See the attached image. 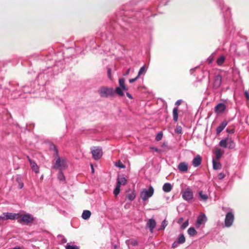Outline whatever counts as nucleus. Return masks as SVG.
Segmentation results:
<instances>
[{
    "label": "nucleus",
    "mask_w": 249,
    "mask_h": 249,
    "mask_svg": "<svg viewBox=\"0 0 249 249\" xmlns=\"http://www.w3.org/2000/svg\"><path fill=\"white\" fill-rule=\"evenodd\" d=\"M91 215V212L89 210H84L82 214V217L84 220H88Z\"/></svg>",
    "instance_id": "21"
},
{
    "label": "nucleus",
    "mask_w": 249,
    "mask_h": 249,
    "mask_svg": "<svg viewBox=\"0 0 249 249\" xmlns=\"http://www.w3.org/2000/svg\"><path fill=\"white\" fill-rule=\"evenodd\" d=\"M91 153L94 160H99L102 156V149L99 147H94L91 149Z\"/></svg>",
    "instance_id": "9"
},
{
    "label": "nucleus",
    "mask_w": 249,
    "mask_h": 249,
    "mask_svg": "<svg viewBox=\"0 0 249 249\" xmlns=\"http://www.w3.org/2000/svg\"><path fill=\"white\" fill-rule=\"evenodd\" d=\"M146 71L145 70L144 66H142L141 67L138 72V74L137 76L139 77L141 75H142V73H144Z\"/></svg>",
    "instance_id": "37"
},
{
    "label": "nucleus",
    "mask_w": 249,
    "mask_h": 249,
    "mask_svg": "<svg viewBox=\"0 0 249 249\" xmlns=\"http://www.w3.org/2000/svg\"><path fill=\"white\" fill-rule=\"evenodd\" d=\"M202 162L201 157L197 155L193 159L192 161V164L194 167H198L199 166Z\"/></svg>",
    "instance_id": "16"
},
{
    "label": "nucleus",
    "mask_w": 249,
    "mask_h": 249,
    "mask_svg": "<svg viewBox=\"0 0 249 249\" xmlns=\"http://www.w3.org/2000/svg\"><path fill=\"white\" fill-rule=\"evenodd\" d=\"M18 213H4L1 215H0V223L3 221L7 219L14 220L18 217Z\"/></svg>",
    "instance_id": "6"
},
{
    "label": "nucleus",
    "mask_w": 249,
    "mask_h": 249,
    "mask_svg": "<svg viewBox=\"0 0 249 249\" xmlns=\"http://www.w3.org/2000/svg\"><path fill=\"white\" fill-rule=\"evenodd\" d=\"M222 83V77L220 75H217L214 77L213 87L214 89H217L219 88Z\"/></svg>",
    "instance_id": "11"
},
{
    "label": "nucleus",
    "mask_w": 249,
    "mask_h": 249,
    "mask_svg": "<svg viewBox=\"0 0 249 249\" xmlns=\"http://www.w3.org/2000/svg\"><path fill=\"white\" fill-rule=\"evenodd\" d=\"M219 145L223 148L233 149L235 147V143L231 138H226L220 141Z\"/></svg>",
    "instance_id": "3"
},
{
    "label": "nucleus",
    "mask_w": 249,
    "mask_h": 249,
    "mask_svg": "<svg viewBox=\"0 0 249 249\" xmlns=\"http://www.w3.org/2000/svg\"><path fill=\"white\" fill-rule=\"evenodd\" d=\"M120 192V186L116 184V187L114 190L113 193L115 196H117Z\"/></svg>",
    "instance_id": "35"
},
{
    "label": "nucleus",
    "mask_w": 249,
    "mask_h": 249,
    "mask_svg": "<svg viewBox=\"0 0 249 249\" xmlns=\"http://www.w3.org/2000/svg\"><path fill=\"white\" fill-rule=\"evenodd\" d=\"M177 241L180 244H183L185 242V238L183 234H180L178 238Z\"/></svg>",
    "instance_id": "30"
},
{
    "label": "nucleus",
    "mask_w": 249,
    "mask_h": 249,
    "mask_svg": "<svg viewBox=\"0 0 249 249\" xmlns=\"http://www.w3.org/2000/svg\"><path fill=\"white\" fill-rule=\"evenodd\" d=\"M58 178L61 181H64L65 179V177L62 172V170H59L58 174Z\"/></svg>",
    "instance_id": "34"
},
{
    "label": "nucleus",
    "mask_w": 249,
    "mask_h": 249,
    "mask_svg": "<svg viewBox=\"0 0 249 249\" xmlns=\"http://www.w3.org/2000/svg\"><path fill=\"white\" fill-rule=\"evenodd\" d=\"M213 168L214 170L220 169L221 168V164L220 163L215 160L214 159H213Z\"/></svg>",
    "instance_id": "23"
},
{
    "label": "nucleus",
    "mask_w": 249,
    "mask_h": 249,
    "mask_svg": "<svg viewBox=\"0 0 249 249\" xmlns=\"http://www.w3.org/2000/svg\"><path fill=\"white\" fill-rule=\"evenodd\" d=\"M156 222L154 219H150L146 224V226L148 227L150 231L153 232L154 228L156 227Z\"/></svg>",
    "instance_id": "14"
},
{
    "label": "nucleus",
    "mask_w": 249,
    "mask_h": 249,
    "mask_svg": "<svg viewBox=\"0 0 249 249\" xmlns=\"http://www.w3.org/2000/svg\"><path fill=\"white\" fill-rule=\"evenodd\" d=\"M172 186L169 183H166L164 184L162 187V190L165 192H169L171 191Z\"/></svg>",
    "instance_id": "22"
},
{
    "label": "nucleus",
    "mask_w": 249,
    "mask_h": 249,
    "mask_svg": "<svg viewBox=\"0 0 249 249\" xmlns=\"http://www.w3.org/2000/svg\"><path fill=\"white\" fill-rule=\"evenodd\" d=\"M66 249H79V248L77 246H72L69 244H67L66 246Z\"/></svg>",
    "instance_id": "39"
},
{
    "label": "nucleus",
    "mask_w": 249,
    "mask_h": 249,
    "mask_svg": "<svg viewBox=\"0 0 249 249\" xmlns=\"http://www.w3.org/2000/svg\"><path fill=\"white\" fill-rule=\"evenodd\" d=\"M212 61H213V59L212 58L208 59L209 63H212Z\"/></svg>",
    "instance_id": "54"
},
{
    "label": "nucleus",
    "mask_w": 249,
    "mask_h": 249,
    "mask_svg": "<svg viewBox=\"0 0 249 249\" xmlns=\"http://www.w3.org/2000/svg\"><path fill=\"white\" fill-rule=\"evenodd\" d=\"M162 4H163V5H166V4H167V2H164V3H163Z\"/></svg>",
    "instance_id": "59"
},
{
    "label": "nucleus",
    "mask_w": 249,
    "mask_h": 249,
    "mask_svg": "<svg viewBox=\"0 0 249 249\" xmlns=\"http://www.w3.org/2000/svg\"><path fill=\"white\" fill-rule=\"evenodd\" d=\"M122 89L121 87H118L116 88L115 92L120 96H123L124 93L122 91Z\"/></svg>",
    "instance_id": "33"
},
{
    "label": "nucleus",
    "mask_w": 249,
    "mask_h": 249,
    "mask_svg": "<svg viewBox=\"0 0 249 249\" xmlns=\"http://www.w3.org/2000/svg\"><path fill=\"white\" fill-rule=\"evenodd\" d=\"M182 198L186 201H189L193 198V193L189 188L182 192Z\"/></svg>",
    "instance_id": "10"
},
{
    "label": "nucleus",
    "mask_w": 249,
    "mask_h": 249,
    "mask_svg": "<svg viewBox=\"0 0 249 249\" xmlns=\"http://www.w3.org/2000/svg\"><path fill=\"white\" fill-rule=\"evenodd\" d=\"M154 190L152 186H150L148 189H143L140 193V196L143 201H146L151 197L154 194Z\"/></svg>",
    "instance_id": "4"
},
{
    "label": "nucleus",
    "mask_w": 249,
    "mask_h": 249,
    "mask_svg": "<svg viewBox=\"0 0 249 249\" xmlns=\"http://www.w3.org/2000/svg\"><path fill=\"white\" fill-rule=\"evenodd\" d=\"M228 124V122L226 120L223 121L220 125L216 128V134L220 133Z\"/></svg>",
    "instance_id": "17"
},
{
    "label": "nucleus",
    "mask_w": 249,
    "mask_h": 249,
    "mask_svg": "<svg viewBox=\"0 0 249 249\" xmlns=\"http://www.w3.org/2000/svg\"><path fill=\"white\" fill-rule=\"evenodd\" d=\"M91 169H92V173H93L94 171V168H93V166L92 164H91Z\"/></svg>",
    "instance_id": "55"
},
{
    "label": "nucleus",
    "mask_w": 249,
    "mask_h": 249,
    "mask_svg": "<svg viewBox=\"0 0 249 249\" xmlns=\"http://www.w3.org/2000/svg\"><path fill=\"white\" fill-rule=\"evenodd\" d=\"M96 44L95 41L94 39H92L90 40L89 42V47H91L93 48H96Z\"/></svg>",
    "instance_id": "36"
},
{
    "label": "nucleus",
    "mask_w": 249,
    "mask_h": 249,
    "mask_svg": "<svg viewBox=\"0 0 249 249\" xmlns=\"http://www.w3.org/2000/svg\"><path fill=\"white\" fill-rule=\"evenodd\" d=\"M11 249H21V248L18 246H16Z\"/></svg>",
    "instance_id": "53"
},
{
    "label": "nucleus",
    "mask_w": 249,
    "mask_h": 249,
    "mask_svg": "<svg viewBox=\"0 0 249 249\" xmlns=\"http://www.w3.org/2000/svg\"><path fill=\"white\" fill-rule=\"evenodd\" d=\"M163 136V134L161 132H159L156 136V140L157 141H160Z\"/></svg>",
    "instance_id": "38"
},
{
    "label": "nucleus",
    "mask_w": 249,
    "mask_h": 249,
    "mask_svg": "<svg viewBox=\"0 0 249 249\" xmlns=\"http://www.w3.org/2000/svg\"><path fill=\"white\" fill-rule=\"evenodd\" d=\"M178 109L177 107H174L173 110V120L175 122H177L178 120Z\"/></svg>",
    "instance_id": "25"
},
{
    "label": "nucleus",
    "mask_w": 249,
    "mask_h": 249,
    "mask_svg": "<svg viewBox=\"0 0 249 249\" xmlns=\"http://www.w3.org/2000/svg\"><path fill=\"white\" fill-rule=\"evenodd\" d=\"M99 93L102 97H108L113 95L115 93V91L111 88L103 87L99 89Z\"/></svg>",
    "instance_id": "5"
},
{
    "label": "nucleus",
    "mask_w": 249,
    "mask_h": 249,
    "mask_svg": "<svg viewBox=\"0 0 249 249\" xmlns=\"http://www.w3.org/2000/svg\"><path fill=\"white\" fill-rule=\"evenodd\" d=\"M139 78V77L138 76H137L134 78L130 79H129V82L130 83H132L134 82L135 81H136Z\"/></svg>",
    "instance_id": "46"
},
{
    "label": "nucleus",
    "mask_w": 249,
    "mask_h": 249,
    "mask_svg": "<svg viewBox=\"0 0 249 249\" xmlns=\"http://www.w3.org/2000/svg\"><path fill=\"white\" fill-rule=\"evenodd\" d=\"M189 225L188 221L187 220L185 221L182 225L181 226V229H185Z\"/></svg>",
    "instance_id": "43"
},
{
    "label": "nucleus",
    "mask_w": 249,
    "mask_h": 249,
    "mask_svg": "<svg viewBox=\"0 0 249 249\" xmlns=\"http://www.w3.org/2000/svg\"><path fill=\"white\" fill-rule=\"evenodd\" d=\"M16 180L18 182V183L19 189H22L24 186L23 183L22 181H21L20 179H19L18 178H17Z\"/></svg>",
    "instance_id": "41"
},
{
    "label": "nucleus",
    "mask_w": 249,
    "mask_h": 249,
    "mask_svg": "<svg viewBox=\"0 0 249 249\" xmlns=\"http://www.w3.org/2000/svg\"><path fill=\"white\" fill-rule=\"evenodd\" d=\"M42 73H40L38 74V78H39V77L42 76Z\"/></svg>",
    "instance_id": "57"
},
{
    "label": "nucleus",
    "mask_w": 249,
    "mask_h": 249,
    "mask_svg": "<svg viewBox=\"0 0 249 249\" xmlns=\"http://www.w3.org/2000/svg\"><path fill=\"white\" fill-rule=\"evenodd\" d=\"M27 158L30 162V166L33 171H34L36 173H39V167L35 161H33L29 156H27Z\"/></svg>",
    "instance_id": "13"
},
{
    "label": "nucleus",
    "mask_w": 249,
    "mask_h": 249,
    "mask_svg": "<svg viewBox=\"0 0 249 249\" xmlns=\"http://www.w3.org/2000/svg\"><path fill=\"white\" fill-rule=\"evenodd\" d=\"M175 131L176 133L180 134L182 132V128L180 126H177Z\"/></svg>",
    "instance_id": "42"
},
{
    "label": "nucleus",
    "mask_w": 249,
    "mask_h": 249,
    "mask_svg": "<svg viewBox=\"0 0 249 249\" xmlns=\"http://www.w3.org/2000/svg\"><path fill=\"white\" fill-rule=\"evenodd\" d=\"M19 222L22 224H28L33 222L34 217L29 213L21 214L19 216Z\"/></svg>",
    "instance_id": "7"
},
{
    "label": "nucleus",
    "mask_w": 249,
    "mask_h": 249,
    "mask_svg": "<svg viewBox=\"0 0 249 249\" xmlns=\"http://www.w3.org/2000/svg\"><path fill=\"white\" fill-rule=\"evenodd\" d=\"M107 75L108 78L111 80V69L109 68H108L107 69Z\"/></svg>",
    "instance_id": "45"
},
{
    "label": "nucleus",
    "mask_w": 249,
    "mask_h": 249,
    "mask_svg": "<svg viewBox=\"0 0 249 249\" xmlns=\"http://www.w3.org/2000/svg\"><path fill=\"white\" fill-rule=\"evenodd\" d=\"M168 225V221L164 219L163 221H162L161 224V225L159 228V230H163L165 229V227L167 226Z\"/></svg>",
    "instance_id": "32"
},
{
    "label": "nucleus",
    "mask_w": 249,
    "mask_h": 249,
    "mask_svg": "<svg viewBox=\"0 0 249 249\" xmlns=\"http://www.w3.org/2000/svg\"><path fill=\"white\" fill-rule=\"evenodd\" d=\"M130 68L128 69L123 74L124 76H127L129 74L130 72Z\"/></svg>",
    "instance_id": "48"
},
{
    "label": "nucleus",
    "mask_w": 249,
    "mask_h": 249,
    "mask_svg": "<svg viewBox=\"0 0 249 249\" xmlns=\"http://www.w3.org/2000/svg\"><path fill=\"white\" fill-rule=\"evenodd\" d=\"M119 87H121L123 90H127L128 88L125 85V79L123 78L119 79Z\"/></svg>",
    "instance_id": "20"
},
{
    "label": "nucleus",
    "mask_w": 249,
    "mask_h": 249,
    "mask_svg": "<svg viewBox=\"0 0 249 249\" xmlns=\"http://www.w3.org/2000/svg\"><path fill=\"white\" fill-rule=\"evenodd\" d=\"M183 221V218L182 217H180L178 220V223L180 224Z\"/></svg>",
    "instance_id": "52"
},
{
    "label": "nucleus",
    "mask_w": 249,
    "mask_h": 249,
    "mask_svg": "<svg viewBox=\"0 0 249 249\" xmlns=\"http://www.w3.org/2000/svg\"><path fill=\"white\" fill-rule=\"evenodd\" d=\"M178 169L181 172H186L188 170V164L185 162H182L178 164Z\"/></svg>",
    "instance_id": "18"
},
{
    "label": "nucleus",
    "mask_w": 249,
    "mask_h": 249,
    "mask_svg": "<svg viewBox=\"0 0 249 249\" xmlns=\"http://www.w3.org/2000/svg\"><path fill=\"white\" fill-rule=\"evenodd\" d=\"M207 221V217L204 214L199 215L197 219L196 226V228H199L200 226L204 222Z\"/></svg>",
    "instance_id": "12"
},
{
    "label": "nucleus",
    "mask_w": 249,
    "mask_h": 249,
    "mask_svg": "<svg viewBox=\"0 0 249 249\" xmlns=\"http://www.w3.org/2000/svg\"><path fill=\"white\" fill-rule=\"evenodd\" d=\"M246 97L247 98H249V95H248L247 92H246Z\"/></svg>",
    "instance_id": "56"
},
{
    "label": "nucleus",
    "mask_w": 249,
    "mask_h": 249,
    "mask_svg": "<svg viewBox=\"0 0 249 249\" xmlns=\"http://www.w3.org/2000/svg\"><path fill=\"white\" fill-rule=\"evenodd\" d=\"M199 196L201 198V200L206 201L208 199V196L206 194H204L203 191H200L199 192Z\"/></svg>",
    "instance_id": "31"
},
{
    "label": "nucleus",
    "mask_w": 249,
    "mask_h": 249,
    "mask_svg": "<svg viewBox=\"0 0 249 249\" xmlns=\"http://www.w3.org/2000/svg\"><path fill=\"white\" fill-rule=\"evenodd\" d=\"M57 238L59 240V243L60 244L66 243L67 241L66 238L63 235L61 234L57 235Z\"/></svg>",
    "instance_id": "26"
},
{
    "label": "nucleus",
    "mask_w": 249,
    "mask_h": 249,
    "mask_svg": "<svg viewBox=\"0 0 249 249\" xmlns=\"http://www.w3.org/2000/svg\"><path fill=\"white\" fill-rule=\"evenodd\" d=\"M56 66H54L53 68V71H54L55 69H56Z\"/></svg>",
    "instance_id": "58"
},
{
    "label": "nucleus",
    "mask_w": 249,
    "mask_h": 249,
    "mask_svg": "<svg viewBox=\"0 0 249 249\" xmlns=\"http://www.w3.org/2000/svg\"><path fill=\"white\" fill-rule=\"evenodd\" d=\"M181 102H182V100H178V101L176 102L175 104H176V105L179 106V105L181 104Z\"/></svg>",
    "instance_id": "51"
},
{
    "label": "nucleus",
    "mask_w": 249,
    "mask_h": 249,
    "mask_svg": "<svg viewBox=\"0 0 249 249\" xmlns=\"http://www.w3.org/2000/svg\"><path fill=\"white\" fill-rule=\"evenodd\" d=\"M225 60V57L223 55L220 56L217 60V64L218 66H221Z\"/></svg>",
    "instance_id": "29"
},
{
    "label": "nucleus",
    "mask_w": 249,
    "mask_h": 249,
    "mask_svg": "<svg viewBox=\"0 0 249 249\" xmlns=\"http://www.w3.org/2000/svg\"><path fill=\"white\" fill-rule=\"evenodd\" d=\"M107 38L108 39H109V38H111V37H109V36H108L107 37Z\"/></svg>",
    "instance_id": "60"
},
{
    "label": "nucleus",
    "mask_w": 249,
    "mask_h": 249,
    "mask_svg": "<svg viewBox=\"0 0 249 249\" xmlns=\"http://www.w3.org/2000/svg\"><path fill=\"white\" fill-rule=\"evenodd\" d=\"M180 244L177 241H175L172 244V248H177Z\"/></svg>",
    "instance_id": "47"
},
{
    "label": "nucleus",
    "mask_w": 249,
    "mask_h": 249,
    "mask_svg": "<svg viewBox=\"0 0 249 249\" xmlns=\"http://www.w3.org/2000/svg\"><path fill=\"white\" fill-rule=\"evenodd\" d=\"M138 244V242L137 240H133L132 241V243H131V244L133 245V246H136Z\"/></svg>",
    "instance_id": "49"
},
{
    "label": "nucleus",
    "mask_w": 249,
    "mask_h": 249,
    "mask_svg": "<svg viewBox=\"0 0 249 249\" xmlns=\"http://www.w3.org/2000/svg\"><path fill=\"white\" fill-rule=\"evenodd\" d=\"M226 109V106L223 103H219L215 106L214 111L217 113L223 112Z\"/></svg>",
    "instance_id": "15"
},
{
    "label": "nucleus",
    "mask_w": 249,
    "mask_h": 249,
    "mask_svg": "<svg viewBox=\"0 0 249 249\" xmlns=\"http://www.w3.org/2000/svg\"><path fill=\"white\" fill-rule=\"evenodd\" d=\"M115 165L116 166L119 167L120 168H125V166L120 161H117L116 162Z\"/></svg>",
    "instance_id": "40"
},
{
    "label": "nucleus",
    "mask_w": 249,
    "mask_h": 249,
    "mask_svg": "<svg viewBox=\"0 0 249 249\" xmlns=\"http://www.w3.org/2000/svg\"><path fill=\"white\" fill-rule=\"evenodd\" d=\"M188 234L190 236H193L196 233V231L194 227H190L187 231Z\"/></svg>",
    "instance_id": "27"
},
{
    "label": "nucleus",
    "mask_w": 249,
    "mask_h": 249,
    "mask_svg": "<svg viewBox=\"0 0 249 249\" xmlns=\"http://www.w3.org/2000/svg\"><path fill=\"white\" fill-rule=\"evenodd\" d=\"M219 4L225 22L227 21L229 24H230V20L231 17V11L230 9L224 4L223 1H220Z\"/></svg>",
    "instance_id": "2"
},
{
    "label": "nucleus",
    "mask_w": 249,
    "mask_h": 249,
    "mask_svg": "<svg viewBox=\"0 0 249 249\" xmlns=\"http://www.w3.org/2000/svg\"><path fill=\"white\" fill-rule=\"evenodd\" d=\"M136 196V194L135 192L133 191L131 193L126 195V199L130 201H133L135 198Z\"/></svg>",
    "instance_id": "24"
},
{
    "label": "nucleus",
    "mask_w": 249,
    "mask_h": 249,
    "mask_svg": "<svg viewBox=\"0 0 249 249\" xmlns=\"http://www.w3.org/2000/svg\"><path fill=\"white\" fill-rule=\"evenodd\" d=\"M126 96L129 98V99H132L133 98L132 97V96L131 95V94H130L128 92H126Z\"/></svg>",
    "instance_id": "50"
},
{
    "label": "nucleus",
    "mask_w": 249,
    "mask_h": 249,
    "mask_svg": "<svg viewBox=\"0 0 249 249\" xmlns=\"http://www.w3.org/2000/svg\"><path fill=\"white\" fill-rule=\"evenodd\" d=\"M127 180L123 176H119L117 178V185L121 187V185H124L126 184Z\"/></svg>",
    "instance_id": "19"
},
{
    "label": "nucleus",
    "mask_w": 249,
    "mask_h": 249,
    "mask_svg": "<svg viewBox=\"0 0 249 249\" xmlns=\"http://www.w3.org/2000/svg\"><path fill=\"white\" fill-rule=\"evenodd\" d=\"M225 177V175L223 173H220L218 175V178L219 179L221 180Z\"/></svg>",
    "instance_id": "44"
},
{
    "label": "nucleus",
    "mask_w": 249,
    "mask_h": 249,
    "mask_svg": "<svg viewBox=\"0 0 249 249\" xmlns=\"http://www.w3.org/2000/svg\"><path fill=\"white\" fill-rule=\"evenodd\" d=\"M51 149L54 152V156L56 159L53 168L59 170H63L68 167L67 159L64 157H60L58 155V151L56 147L53 144L51 146Z\"/></svg>",
    "instance_id": "1"
},
{
    "label": "nucleus",
    "mask_w": 249,
    "mask_h": 249,
    "mask_svg": "<svg viewBox=\"0 0 249 249\" xmlns=\"http://www.w3.org/2000/svg\"><path fill=\"white\" fill-rule=\"evenodd\" d=\"M234 217L233 213L231 212H228L226 214L225 219V225L227 227H231L234 221Z\"/></svg>",
    "instance_id": "8"
},
{
    "label": "nucleus",
    "mask_w": 249,
    "mask_h": 249,
    "mask_svg": "<svg viewBox=\"0 0 249 249\" xmlns=\"http://www.w3.org/2000/svg\"><path fill=\"white\" fill-rule=\"evenodd\" d=\"M215 158L214 160H218L219 159L221 158L222 153L220 149H217L215 151Z\"/></svg>",
    "instance_id": "28"
}]
</instances>
